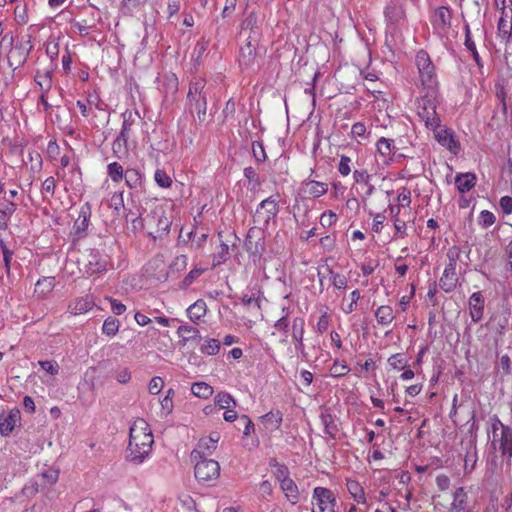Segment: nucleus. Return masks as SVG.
<instances>
[{"instance_id": "obj_1", "label": "nucleus", "mask_w": 512, "mask_h": 512, "mask_svg": "<svg viewBox=\"0 0 512 512\" xmlns=\"http://www.w3.org/2000/svg\"><path fill=\"white\" fill-rule=\"evenodd\" d=\"M153 443L149 424L142 418L136 419L130 427L127 459L135 464L142 463L150 454Z\"/></svg>"}, {"instance_id": "obj_2", "label": "nucleus", "mask_w": 512, "mask_h": 512, "mask_svg": "<svg viewBox=\"0 0 512 512\" xmlns=\"http://www.w3.org/2000/svg\"><path fill=\"white\" fill-rule=\"evenodd\" d=\"M188 104L197 112L198 119L203 121L207 113L206 81L195 77L191 80L187 94Z\"/></svg>"}, {"instance_id": "obj_3", "label": "nucleus", "mask_w": 512, "mask_h": 512, "mask_svg": "<svg viewBox=\"0 0 512 512\" xmlns=\"http://www.w3.org/2000/svg\"><path fill=\"white\" fill-rule=\"evenodd\" d=\"M416 113L429 130L439 128L440 118L436 112L435 92H427L416 101Z\"/></svg>"}, {"instance_id": "obj_4", "label": "nucleus", "mask_w": 512, "mask_h": 512, "mask_svg": "<svg viewBox=\"0 0 512 512\" xmlns=\"http://www.w3.org/2000/svg\"><path fill=\"white\" fill-rule=\"evenodd\" d=\"M491 445L507 459L512 457V430L495 419L491 424Z\"/></svg>"}, {"instance_id": "obj_5", "label": "nucleus", "mask_w": 512, "mask_h": 512, "mask_svg": "<svg viewBox=\"0 0 512 512\" xmlns=\"http://www.w3.org/2000/svg\"><path fill=\"white\" fill-rule=\"evenodd\" d=\"M416 65L422 86L427 89V92H435L437 76L429 55L425 51L421 50L417 53Z\"/></svg>"}, {"instance_id": "obj_6", "label": "nucleus", "mask_w": 512, "mask_h": 512, "mask_svg": "<svg viewBox=\"0 0 512 512\" xmlns=\"http://www.w3.org/2000/svg\"><path fill=\"white\" fill-rule=\"evenodd\" d=\"M278 213V199L276 196H270L259 203L254 213L253 221L260 228L265 229L276 218Z\"/></svg>"}, {"instance_id": "obj_7", "label": "nucleus", "mask_w": 512, "mask_h": 512, "mask_svg": "<svg viewBox=\"0 0 512 512\" xmlns=\"http://www.w3.org/2000/svg\"><path fill=\"white\" fill-rule=\"evenodd\" d=\"M312 512H336V497L325 487H315L312 494Z\"/></svg>"}, {"instance_id": "obj_8", "label": "nucleus", "mask_w": 512, "mask_h": 512, "mask_svg": "<svg viewBox=\"0 0 512 512\" xmlns=\"http://www.w3.org/2000/svg\"><path fill=\"white\" fill-rule=\"evenodd\" d=\"M195 462V477L202 482H209L218 478L220 465L213 459H198Z\"/></svg>"}, {"instance_id": "obj_9", "label": "nucleus", "mask_w": 512, "mask_h": 512, "mask_svg": "<svg viewBox=\"0 0 512 512\" xmlns=\"http://www.w3.org/2000/svg\"><path fill=\"white\" fill-rule=\"evenodd\" d=\"M219 439L220 436L218 433H213L208 437L201 438L196 448L191 452V459H206V456L211 455L215 451Z\"/></svg>"}, {"instance_id": "obj_10", "label": "nucleus", "mask_w": 512, "mask_h": 512, "mask_svg": "<svg viewBox=\"0 0 512 512\" xmlns=\"http://www.w3.org/2000/svg\"><path fill=\"white\" fill-rule=\"evenodd\" d=\"M384 14L390 24L403 22L406 17L403 0H387Z\"/></svg>"}, {"instance_id": "obj_11", "label": "nucleus", "mask_w": 512, "mask_h": 512, "mask_svg": "<svg viewBox=\"0 0 512 512\" xmlns=\"http://www.w3.org/2000/svg\"><path fill=\"white\" fill-rule=\"evenodd\" d=\"M130 128L131 124L124 120L121 132L112 144L113 153L119 159L128 155V133Z\"/></svg>"}, {"instance_id": "obj_12", "label": "nucleus", "mask_w": 512, "mask_h": 512, "mask_svg": "<svg viewBox=\"0 0 512 512\" xmlns=\"http://www.w3.org/2000/svg\"><path fill=\"white\" fill-rule=\"evenodd\" d=\"M435 139L443 147L447 148L450 152L457 154L459 151V143L456 141L454 134L449 129H444L439 125V128L432 130Z\"/></svg>"}, {"instance_id": "obj_13", "label": "nucleus", "mask_w": 512, "mask_h": 512, "mask_svg": "<svg viewBox=\"0 0 512 512\" xmlns=\"http://www.w3.org/2000/svg\"><path fill=\"white\" fill-rule=\"evenodd\" d=\"M20 411L12 409L8 412L0 414V433L3 436H8L13 429L20 423Z\"/></svg>"}, {"instance_id": "obj_14", "label": "nucleus", "mask_w": 512, "mask_h": 512, "mask_svg": "<svg viewBox=\"0 0 512 512\" xmlns=\"http://www.w3.org/2000/svg\"><path fill=\"white\" fill-rule=\"evenodd\" d=\"M498 37L506 44L512 43V9L502 11L498 21Z\"/></svg>"}, {"instance_id": "obj_15", "label": "nucleus", "mask_w": 512, "mask_h": 512, "mask_svg": "<svg viewBox=\"0 0 512 512\" xmlns=\"http://www.w3.org/2000/svg\"><path fill=\"white\" fill-rule=\"evenodd\" d=\"M456 262L451 260L445 267L442 277L440 278V287L445 292H451L457 284Z\"/></svg>"}, {"instance_id": "obj_16", "label": "nucleus", "mask_w": 512, "mask_h": 512, "mask_svg": "<svg viewBox=\"0 0 512 512\" xmlns=\"http://www.w3.org/2000/svg\"><path fill=\"white\" fill-rule=\"evenodd\" d=\"M470 316L474 322L482 319L484 311V298L481 292H474L469 298Z\"/></svg>"}, {"instance_id": "obj_17", "label": "nucleus", "mask_w": 512, "mask_h": 512, "mask_svg": "<svg viewBox=\"0 0 512 512\" xmlns=\"http://www.w3.org/2000/svg\"><path fill=\"white\" fill-rule=\"evenodd\" d=\"M302 190L305 195L313 198H319L328 192V184L315 180L303 182Z\"/></svg>"}, {"instance_id": "obj_18", "label": "nucleus", "mask_w": 512, "mask_h": 512, "mask_svg": "<svg viewBox=\"0 0 512 512\" xmlns=\"http://www.w3.org/2000/svg\"><path fill=\"white\" fill-rule=\"evenodd\" d=\"M94 307V300L91 295L75 299L68 307L70 313L74 315L85 314Z\"/></svg>"}, {"instance_id": "obj_19", "label": "nucleus", "mask_w": 512, "mask_h": 512, "mask_svg": "<svg viewBox=\"0 0 512 512\" xmlns=\"http://www.w3.org/2000/svg\"><path fill=\"white\" fill-rule=\"evenodd\" d=\"M477 177L474 173H459L455 177V185L460 193L469 192L476 185Z\"/></svg>"}, {"instance_id": "obj_20", "label": "nucleus", "mask_w": 512, "mask_h": 512, "mask_svg": "<svg viewBox=\"0 0 512 512\" xmlns=\"http://www.w3.org/2000/svg\"><path fill=\"white\" fill-rule=\"evenodd\" d=\"M346 488L350 496L357 504L366 505L367 497L361 484L353 479H347Z\"/></svg>"}, {"instance_id": "obj_21", "label": "nucleus", "mask_w": 512, "mask_h": 512, "mask_svg": "<svg viewBox=\"0 0 512 512\" xmlns=\"http://www.w3.org/2000/svg\"><path fill=\"white\" fill-rule=\"evenodd\" d=\"M280 488L285 495V498L292 504L295 505L300 501V491L295 483V481L291 478L286 480L282 484H280Z\"/></svg>"}, {"instance_id": "obj_22", "label": "nucleus", "mask_w": 512, "mask_h": 512, "mask_svg": "<svg viewBox=\"0 0 512 512\" xmlns=\"http://www.w3.org/2000/svg\"><path fill=\"white\" fill-rule=\"evenodd\" d=\"M376 147L379 156L382 157V163L388 164L394 150L393 140L382 137L377 141Z\"/></svg>"}, {"instance_id": "obj_23", "label": "nucleus", "mask_w": 512, "mask_h": 512, "mask_svg": "<svg viewBox=\"0 0 512 512\" xmlns=\"http://www.w3.org/2000/svg\"><path fill=\"white\" fill-rule=\"evenodd\" d=\"M207 305L204 300H197L192 305H190L187 310L188 318L194 322L198 323L206 314Z\"/></svg>"}, {"instance_id": "obj_24", "label": "nucleus", "mask_w": 512, "mask_h": 512, "mask_svg": "<svg viewBox=\"0 0 512 512\" xmlns=\"http://www.w3.org/2000/svg\"><path fill=\"white\" fill-rule=\"evenodd\" d=\"M174 396H175L174 389L169 388L165 392V395L162 398H160V400H159V403H160L159 415H160L161 418H166V417H168L173 412V409H174L173 398H174Z\"/></svg>"}, {"instance_id": "obj_25", "label": "nucleus", "mask_w": 512, "mask_h": 512, "mask_svg": "<svg viewBox=\"0 0 512 512\" xmlns=\"http://www.w3.org/2000/svg\"><path fill=\"white\" fill-rule=\"evenodd\" d=\"M305 320L302 317H296L292 322V338L296 342V349H302L304 337Z\"/></svg>"}, {"instance_id": "obj_26", "label": "nucleus", "mask_w": 512, "mask_h": 512, "mask_svg": "<svg viewBox=\"0 0 512 512\" xmlns=\"http://www.w3.org/2000/svg\"><path fill=\"white\" fill-rule=\"evenodd\" d=\"M375 318L381 326L390 325L395 318L393 308L389 305L379 306L375 311Z\"/></svg>"}, {"instance_id": "obj_27", "label": "nucleus", "mask_w": 512, "mask_h": 512, "mask_svg": "<svg viewBox=\"0 0 512 512\" xmlns=\"http://www.w3.org/2000/svg\"><path fill=\"white\" fill-rule=\"evenodd\" d=\"M177 335L181 338L180 343L184 346L190 340L200 339L199 330L190 325H180L177 329Z\"/></svg>"}, {"instance_id": "obj_28", "label": "nucleus", "mask_w": 512, "mask_h": 512, "mask_svg": "<svg viewBox=\"0 0 512 512\" xmlns=\"http://www.w3.org/2000/svg\"><path fill=\"white\" fill-rule=\"evenodd\" d=\"M451 12L447 7H439L434 13V25L439 29H445L450 25Z\"/></svg>"}, {"instance_id": "obj_29", "label": "nucleus", "mask_w": 512, "mask_h": 512, "mask_svg": "<svg viewBox=\"0 0 512 512\" xmlns=\"http://www.w3.org/2000/svg\"><path fill=\"white\" fill-rule=\"evenodd\" d=\"M16 204L7 200L6 203L0 207V230H5L8 227V222L11 216L16 211Z\"/></svg>"}, {"instance_id": "obj_30", "label": "nucleus", "mask_w": 512, "mask_h": 512, "mask_svg": "<svg viewBox=\"0 0 512 512\" xmlns=\"http://www.w3.org/2000/svg\"><path fill=\"white\" fill-rule=\"evenodd\" d=\"M467 503V494L462 487L456 489L453 494V501L450 505L449 512H460L464 510Z\"/></svg>"}, {"instance_id": "obj_31", "label": "nucleus", "mask_w": 512, "mask_h": 512, "mask_svg": "<svg viewBox=\"0 0 512 512\" xmlns=\"http://www.w3.org/2000/svg\"><path fill=\"white\" fill-rule=\"evenodd\" d=\"M214 403L223 410L229 409V408H235L237 405L236 400L233 398L231 394L228 392H219L214 397Z\"/></svg>"}, {"instance_id": "obj_32", "label": "nucleus", "mask_w": 512, "mask_h": 512, "mask_svg": "<svg viewBox=\"0 0 512 512\" xmlns=\"http://www.w3.org/2000/svg\"><path fill=\"white\" fill-rule=\"evenodd\" d=\"M191 392L194 396L202 399H208L213 395V387L206 382H195L191 386Z\"/></svg>"}, {"instance_id": "obj_33", "label": "nucleus", "mask_w": 512, "mask_h": 512, "mask_svg": "<svg viewBox=\"0 0 512 512\" xmlns=\"http://www.w3.org/2000/svg\"><path fill=\"white\" fill-rule=\"evenodd\" d=\"M220 348H221V345H220L219 340L214 339V338H207V339L203 340V342L200 345L199 350L201 353H203L205 355L214 356L219 353Z\"/></svg>"}, {"instance_id": "obj_34", "label": "nucleus", "mask_w": 512, "mask_h": 512, "mask_svg": "<svg viewBox=\"0 0 512 512\" xmlns=\"http://www.w3.org/2000/svg\"><path fill=\"white\" fill-rule=\"evenodd\" d=\"M263 423L267 429L276 430L282 422V413L280 411H271L262 417Z\"/></svg>"}, {"instance_id": "obj_35", "label": "nucleus", "mask_w": 512, "mask_h": 512, "mask_svg": "<svg viewBox=\"0 0 512 512\" xmlns=\"http://www.w3.org/2000/svg\"><path fill=\"white\" fill-rule=\"evenodd\" d=\"M360 298H361L360 291L358 289L353 290L349 295V301L346 298H343L342 304H341L342 311L345 314L352 313L356 309L357 302L359 301Z\"/></svg>"}, {"instance_id": "obj_36", "label": "nucleus", "mask_w": 512, "mask_h": 512, "mask_svg": "<svg viewBox=\"0 0 512 512\" xmlns=\"http://www.w3.org/2000/svg\"><path fill=\"white\" fill-rule=\"evenodd\" d=\"M320 419L324 426L325 433L335 438L338 433V427L332 415L329 413H322Z\"/></svg>"}, {"instance_id": "obj_37", "label": "nucleus", "mask_w": 512, "mask_h": 512, "mask_svg": "<svg viewBox=\"0 0 512 512\" xmlns=\"http://www.w3.org/2000/svg\"><path fill=\"white\" fill-rule=\"evenodd\" d=\"M107 173L110 179L116 183L120 182L125 174L123 167L117 162H112L107 166Z\"/></svg>"}, {"instance_id": "obj_38", "label": "nucleus", "mask_w": 512, "mask_h": 512, "mask_svg": "<svg viewBox=\"0 0 512 512\" xmlns=\"http://www.w3.org/2000/svg\"><path fill=\"white\" fill-rule=\"evenodd\" d=\"M408 360L402 353L393 354L388 358V364L394 370H404L407 366Z\"/></svg>"}, {"instance_id": "obj_39", "label": "nucleus", "mask_w": 512, "mask_h": 512, "mask_svg": "<svg viewBox=\"0 0 512 512\" xmlns=\"http://www.w3.org/2000/svg\"><path fill=\"white\" fill-rule=\"evenodd\" d=\"M329 280L336 289H346L348 279L345 275L329 269Z\"/></svg>"}, {"instance_id": "obj_40", "label": "nucleus", "mask_w": 512, "mask_h": 512, "mask_svg": "<svg viewBox=\"0 0 512 512\" xmlns=\"http://www.w3.org/2000/svg\"><path fill=\"white\" fill-rule=\"evenodd\" d=\"M119 327V320L112 317H108L103 323L102 332L103 334H106L108 336H114L118 332Z\"/></svg>"}, {"instance_id": "obj_41", "label": "nucleus", "mask_w": 512, "mask_h": 512, "mask_svg": "<svg viewBox=\"0 0 512 512\" xmlns=\"http://www.w3.org/2000/svg\"><path fill=\"white\" fill-rule=\"evenodd\" d=\"M154 180L161 188H169L173 182L172 178L162 169L155 171Z\"/></svg>"}, {"instance_id": "obj_42", "label": "nucleus", "mask_w": 512, "mask_h": 512, "mask_svg": "<svg viewBox=\"0 0 512 512\" xmlns=\"http://www.w3.org/2000/svg\"><path fill=\"white\" fill-rule=\"evenodd\" d=\"M124 178L126 184L131 188H136L141 184V175L137 170L128 169L124 174Z\"/></svg>"}, {"instance_id": "obj_43", "label": "nucleus", "mask_w": 512, "mask_h": 512, "mask_svg": "<svg viewBox=\"0 0 512 512\" xmlns=\"http://www.w3.org/2000/svg\"><path fill=\"white\" fill-rule=\"evenodd\" d=\"M495 221L496 217L491 211L483 210L480 212L478 217V224L482 228L486 229L491 227L495 223Z\"/></svg>"}, {"instance_id": "obj_44", "label": "nucleus", "mask_w": 512, "mask_h": 512, "mask_svg": "<svg viewBox=\"0 0 512 512\" xmlns=\"http://www.w3.org/2000/svg\"><path fill=\"white\" fill-rule=\"evenodd\" d=\"M349 371L350 369L344 361H335L330 368V375L332 377L338 378L344 376Z\"/></svg>"}, {"instance_id": "obj_45", "label": "nucleus", "mask_w": 512, "mask_h": 512, "mask_svg": "<svg viewBox=\"0 0 512 512\" xmlns=\"http://www.w3.org/2000/svg\"><path fill=\"white\" fill-rule=\"evenodd\" d=\"M229 247L225 243H221L218 252L214 255L213 265L217 266L224 263L228 259Z\"/></svg>"}, {"instance_id": "obj_46", "label": "nucleus", "mask_w": 512, "mask_h": 512, "mask_svg": "<svg viewBox=\"0 0 512 512\" xmlns=\"http://www.w3.org/2000/svg\"><path fill=\"white\" fill-rule=\"evenodd\" d=\"M41 476L44 479L45 483L53 485L57 482L59 478V472L55 468L48 467L45 470H43Z\"/></svg>"}, {"instance_id": "obj_47", "label": "nucleus", "mask_w": 512, "mask_h": 512, "mask_svg": "<svg viewBox=\"0 0 512 512\" xmlns=\"http://www.w3.org/2000/svg\"><path fill=\"white\" fill-rule=\"evenodd\" d=\"M397 201L400 207H409L411 203V192L406 187L398 190Z\"/></svg>"}, {"instance_id": "obj_48", "label": "nucleus", "mask_w": 512, "mask_h": 512, "mask_svg": "<svg viewBox=\"0 0 512 512\" xmlns=\"http://www.w3.org/2000/svg\"><path fill=\"white\" fill-rule=\"evenodd\" d=\"M337 220H338V217H337L336 213H334L333 211L329 210V211L324 212L321 215V217H320V224L324 228H327V227H331L334 224H336Z\"/></svg>"}, {"instance_id": "obj_49", "label": "nucleus", "mask_w": 512, "mask_h": 512, "mask_svg": "<svg viewBox=\"0 0 512 512\" xmlns=\"http://www.w3.org/2000/svg\"><path fill=\"white\" fill-rule=\"evenodd\" d=\"M40 367L48 374L55 376L59 373V365L54 360L39 361Z\"/></svg>"}, {"instance_id": "obj_50", "label": "nucleus", "mask_w": 512, "mask_h": 512, "mask_svg": "<svg viewBox=\"0 0 512 512\" xmlns=\"http://www.w3.org/2000/svg\"><path fill=\"white\" fill-rule=\"evenodd\" d=\"M164 386V381L161 377H153L148 384V391L152 395H157L161 392Z\"/></svg>"}, {"instance_id": "obj_51", "label": "nucleus", "mask_w": 512, "mask_h": 512, "mask_svg": "<svg viewBox=\"0 0 512 512\" xmlns=\"http://www.w3.org/2000/svg\"><path fill=\"white\" fill-rule=\"evenodd\" d=\"M56 181L53 177H48L44 180L41 187V193L43 197L46 195L53 196L55 193Z\"/></svg>"}, {"instance_id": "obj_52", "label": "nucleus", "mask_w": 512, "mask_h": 512, "mask_svg": "<svg viewBox=\"0 0 512 512\" xmlns=\"http://www.w3.org/2000/svg\"><path fill=\"white\" fill-rule=\"evenodd\" d=\"M274 474L279 484H282L286 480L291 479L290 472L284 465H277Z\"/></svg>"}, {"instance_id": "obj_53", "label": "nucleus", "mask_w": 512, "mask_h": 512, "mask_svg": "<svg viewBox=\"0 0 512 512\" xmlns=\"http://www.w3.org/2000/svg\"><path fill=\"white\" fill-rule=\"evenodd\" d=\"M254 50H255V46L252 45L251 42H249L247 44V47L241 48V60L240 61L247 65L253 59Z\"/></svg>"}, {"instance_id": "obj_54", "label": "nucleus", "mask_w": 512, "mask_h": 512, "mask_svg": "<svg viewBox=\"0 0 512 512\" xmlns=\"http://www.w3.org/2000/svg\"><path fill=\"white\" fill-rule=\"evenodd\" d=\"M351 159L348 156H341L338 171L342 176H348L351 173Z\"/></svg>"}, {"instance_id": "obj_55", "label": "nucleus", "mask_w": 512, "mask_h": 512, "mask_svg": "<svg viewBox=\"0 0 512 512\" xmlns=\"http://www.w3.org/2000/svg\"><path fill=\"white\" fill-rule=\"evenodd\" d=\"M329 325H330V317L325 312L320 316V318L316 324V330H317V332L322 334L328 330Z\"/></svg>"}, {"instance_id": "obj_56", "label": "nucleus", "mask_w": 512, "mask_h": 512, "mask_svg": "<svg viewBox=\"0 0 512 512\" xmlns=\"http://www.w3.org/2000/svg\"><path fill=\"white\" fill-rule=\"evenodd\" d=\"M115 379L117 380V382L122 384L128 383L131 379V373L129 369L124 367L117 370L115 373Z\"/></svg>"}, {"instance_id": "obj_57", "label": "nucleus", "mask_w": 512, "mask_h": 512, "mask_svg": "<svg viewBox=\"0 0 512 512\" xmlns=\"http://www.w3.org/2000/svg\"><path fill=\"white\" fill-rule=\"evenodd\" d=\"M242 303L249 308H260L259 299L254 294H244L242 297Z\"/></svg>"}, {"instance_id": "obj_58", "label": "nucleus", "mask_w": 512, "mask_h": 512, "mask_svg": "<svg viewBox=\"0 0 512 512\" xmlns=\"http://www.w3.org/2000/svg\"><path fill=\"white\" fill-rule=\"evenodd\" d=\"M499 205L504 214L509 215L512 213V197H510V196L501 197L500 201H499Z\"/></svg>"}, {"instance_id": "obj_59", "label": "nucleus", "mask_w": 512, "mask_h": 512, "mask_svg": "<svg viewBox=\"0 0 512 512\" xmlns=\"http://www.w3.org/2000/svg\"><path fill=\"white\" fill-rule=\"evenodd\" d=\"M111 305V310L115 315H122L126 311V306L114 298L108 299Z\"/></svg>"}, {"instance_id": "obj_60", "label": "nucleus", "mask_w": 512, "mask_h": 512, "mask_svg": "<svg viewBox=\"0 0 512 512\" xmlns=\"http://www.w3.org/2000/svg\"><path fill=\"white\" fill-rule=\"evenodd\" d=\"M15 20L18 24L24 25L28 22V16L25 7L17 6L15 8Z\"/></svg>"}, {"instance_id": "obj_61", "label": "nucleus", "mask_w": 512, "mask_h": 512, "mask_svg": "<svg viewBox=\"0 0 512 512\" xmlns=\"http://www.w3.org/2000/svg\"><path fill=\"white\" fill-rule=\"evenodd\" d=\"M244 176L248 179L250 183H254L255 185H259V176L256 170L252 167H246L244 169Z\"/></svg>"}, {"instance_id": "obj_62", "label": "nucleus", "mask_w": 512, "mask_h": 512, "mask_svg": "<svg viewBox=\"0 0 512 512\" xmlns=\"http://www.w3.org/2000/svg\"><path fill=\"white\" fill-rule=\"evenodd\" d=\"M353 178L357 183L368 184L370 175L365 170H355L353 172Z\"/></svg>"}, {"instance_id": "obj_63", "label": "nucleus", "mask_w": 512, "mask_h": 512, "mask_svg": "<svg viewBox=\"0 0 512 512\" xmlns=\"http://www.w3.org/2000/svg\"><path fill=\"white\" fill-rule=\"evenodd\" d=\"M351 133L354 137H364L366 134V126L364 123L357 122L352 125Z\"/></svg>"}, {"instance_id": "obj_64", "label": "nucleus", "mask_w": 512, "mask_h": 512, "mask_svg": "<svg viewBox=\"0 0 512 512\" xmlns=\"http://www.w3.org/2000/svg\"><path fill=\"white\" fill-rule=\"evenodd\" d=\"M259 492L263 498L271 496L273 492L272 484L267 480L261 482Z\"/></svg>"}]
</instances>
